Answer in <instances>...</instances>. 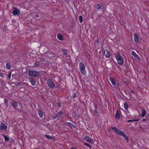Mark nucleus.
I'll list each match as a JSON object with an SVG mask.
<instances>
[{"label": "nucleus", "mask_w": 149, "mask_h": 149, "mask_svg": "<svg viewBox=\"0 0 149 149\" xmlns=\"http://www.w3.org/2000/svg\"><path fill=\"white\" fill-rule=\"evenodd\" d=\"M13 11L12 12V14L14 15H19L20 14V10L15 7H13Z\"/></svg>", "instance_id": "5"}, {"label": "nucleus", "mask_w": 149, "mask_h": 149, "mask_svg": "<svg viewBox=\"0 0 149 149\" xmlns=\"http://www.w3.org/2000/svg\"><path fill=\"white\" fill-rule=\"evenodd\" d=\"M6 68L8 69H10L11 68V65L9 63H7L6 64Z\"/></svg>", "instance_id": "28"}, {"label": "nucleus", "mask_w": 149, "mask_h": 149, "mask_svg": "<svg viewBox=\"0 0 149 149\" xmlns=\"http://www.w3.org/2000/svg\"><path fill=\"white\" fill-rule=\"evenodd\" d=\"M39 75L38 72L34 71H30L28 72V75L30 77H37Z\"/></svg>", "instance_id": "3"}, {"label": "nucleus", "mask_w": 149, "mask_h": 149, "mask_svg": "<svg viewBox=\"0 0 149 149\" xmlns=\"http://www.w3.org/2000/svg\"><path fill=\"white\" fill-rule=\"evenodd\" d=\"M7 128V126L4 123H1L0 126V129L2 130H6Z\"/></svg>", "instance_id": "8"}, {"label": "nucleus", "mask_w": 149, "mask_h": 149, "mask_svg": "<svg viewBox=\"0 0 149 149\" xmlns=\"http://www.w3.org/2000/svg\"><path fill=\"white\" fill-rule=\"evenodd\" d=\"M88 147L90 149H91V146H90V145H89V146H88Z\"/></svg>", "instance_id": "44"}, {"label": "nucleus", "mask_w": 149, "mask_h": 149, "mask_svg": "<svg viewBox=\"0 0 149 149\" xmlns=\"http://www.w3.org/2000/svg\"><path fill=\"white\" fill-rule=\"evenodd\" d=\"M33 86H35L36 84H32Z\"/></svg>", "instance_id": "48"}, {"label": "nucleus", "mask_w": 149, "mask_h": 149, "mask_svg": "<svg viewBox=\"0 0 149 149\" xmlns=\"http://www.w3.org/2000/svg\"><path fill=\"white\" fill-rule=\"evenodd\" d=\"M63 112L61 111H60L55 115L53 116L54 119H56L57 118H59L63 115Z\"/></svg>", "instance_id": "6"}, {"label": "nucleus", "mask_w": 149, "mask_h": 149, "mask_svg": "<svg viewBox=\"0 0 149 149\" xmlns=\"http://www.w3.org/2000/svg\"><path fill=\"white\" fill-rule=\"evenodd\" d=\"M115 117L116 119H119L120 118V114L119 111L117 110L115 116Z\"/></svg>", "instance_id": "13"}, {"label": "nucleus", "mask_w": 149, "mask_h": 149, "mask_svg": "<svg viewBox=\"0 0 149 149\" xmlns=\"http://www.w3.org/2000/svg\"><path fill=\"white\" fill-rule=\"evenodd\" d=\"M45 136L47 138L49 139H53L54 138L50 136H49V135H47V134H45Z\"/></svg>", "instance_id": "24"}, {"label": "nucleus", "mask_w": 149, "mask_h": 149, "mask_svg": "<svg viewBox=\"0 0 149 149\" xmlns=\"http://www.w3.org/2000/svg\"><path fill=\"white\" fill-rule=\"evenodd\" d=\"M15 86H18V85H20V84H15Z\"/></svg>", "instance_id": "47"}, {"label": "nucleus", "mask_w": 149, "mask_h": 149, "mask_svg": "<svg viewBox=\"0 0 149 149\" xmlns=\"http://www.w3.org/2000/svg\"><path fill=\"white\" fill-rule=\"evenodd\" d=\"M116 58L119 64L122 65L124 63L123 58L120 54H117L116 56Z\"/></svg>", "instance_id": "2"}, {"label": "nucleus", "mask_w": 149, "mask_h": 149, "mask_svg": "<svg viewBox=\"0 0 149 149\" xmlns=\"http://www.w3.org/2000/svg\"><path fill=\"white\" fill-rule=\"evenodd\" d=\"M66 123H67V124H66V125H67L70 127H74V125L70 122H68Z\"/></svg>", "instance_id": "16"}, {"label": "nucleus", "mask_w": 149, "mask_h": 149, "mask_svg": "<svg viewBox=\"0 0 149 149\" xmlns=\"http://www.w3.org/2000/svg\"><path fill=\"white\" fill-rule=\"evenodd\" d=\"M38 114L39 116L41 117H42L43 116V112L40 109L38 111Z\"/></svg>", "instance_id": "15"}, {"label": "nucleus", "mask_w": 149, "mask_h": 149, "mask_svg": "<svg viewBox=\"0 0 149 149\" xmlns=\"http://www.w3.org/2000/svg\"><path fill=\"white\" fill-rule=\"evenodd\" d=\"M67 3H68V4H69V2H70V0H64Z\"/></svg>", "instance_id": "39"}, {"label": "nucleus", "mask_w": 149, "mask_h": 149, "mask_svg": "<svg viewBox=\"0 0 149 149\" xmlns=\"http://www.w3.org/2000/svg\"><path fill=\"white\" fill-rule=\"evenodd\" d=\"M93 113H94L95 114H98V112L97 110L96 109L93 111Z\"/></svg>", "instance_id": "33"}, {"label": "nucleus", "mask_w": 149, "mask_h": 149, "mask_svg": "<svg viewBox=\"0 0 149 149\" xmlns=\"http://www.w3.org/2000/svg\"><path fill=\"white\" fill-rule=\"evenodd\" d=\"M130 92L131 93L133 94H135V92L134 90H130Z\"/></svg>", "instance_id": "35"}, {"label": "nucleus", "mask_w": 149, "mask_h": 149, "mask_svg": "<svg viewBox=\"0 0 149 149\" xmlns=\"http://www.w3.org/2000/svg\"><path fill=\"white\" fill-rule=\"evenodd\" d=\"M48 86L51 88L54 87L55 84H48Z\"/></svg>", "instance_id": "31"}, {"label": "nucleus", "mask_w": 149, "mask_h": 149, "mask_svg": "<svg viewBox=\"0 0 149 149\" xmlns=\"http://www.w3.org/2000/svg\"><path fill=\"white\" fill-rule=\"evenodd\" d=\"M122 136H123L124 139H125L127 142L128 141V136L124 133V134L123 135H122Z\"/></svg>", "instance_id": "19"}, {"label": "nucleus", "mask_w": 149, "mask_h": 149, "mask_svg": "<svg viewBox=\"0 0 149 149\" xmlns=\"http://www.w3.org/2000/svg\"><path fill=\"white\" fill-rule=\"evenodd\" d=\"M124 107L125 109V110H128V104L126 102H125L124 104Z\"/></svg>", "instance_id": "21"}, {"label": "nucleus", "mask_w": 149, "mask_h": 149, "mask_svg": "<svg viewBox=\"0 0 149 149\" xmlns=\"http://www.w3.org/2000/svg\"><path fill=\"white\" fill-rule=\"evenodd\" d=\"M134 122L133 120H128L127 122V123H129V122H131V123H132Z\"/></svg>", "instance_id": "37"}, {"label": "nucleus", "mask_w": 149, "mask_h": 149, "mask_svg": "<svg viewBox=\"0 0 149 149\" xmlns=\"http://www.w3.org/2000/svg\"><path fill=\"white\" fill-rule=\"evenodd\" d=\"M147 119L146 118H143L142 121L143 122H145L146 120Z\"/></svg>", "instance_id": "42"}, {"label": "nucleus", "mask_w": 149, "mask_h": 149, "mask_svg": "<svg viewBox=\"0 0 149 149\" xmlns=\"http://www.w3.org/2000/svg\"><path fill=\"white\" fill-rule=\"evenodd\" d=\"M139 120V119H135L134 120H133L134 121H138Z\"/></svg>", "instance_id": "43"}, {"label": "nucleus", "mask_w": 149, "mask_h": 149, "mask_svg": "<svg viewBox=\"0 0 149 149\" xmlns=\"http://www.w3.org/2000/svg\"><path fill=\"white\" fill-rule=\"evenodd\" d=\"M110 80L112 84H116V83L115 79L112 78H110Z\"/></svg>", "instance_id": "23"}, {"label": "nucleus", "mask_w": 149, "mask_h": 149, "mask_svg": "<svg viewBox=\"0 0 149 149\" xmlns=\"http://www.w3.org/2000/svg\"><path fill=\"white\" fill-rule=\"evenodd\" d=\"M68 51V49H62V51L63 54L65 55H66L67 54V52Z\"/></svg>", "instance_id": "25"}, {"label": "nucleus", "mask_w": 149, "mask_h": 149, "mask_svg": "<svg viewBox=\"0 0 149 149\" xmlns=\"http://www.w3.org/2000/svg\"><path fill=\"white\" fill-rule=\"evenodd\" d=\"M137 86L140 90L144 89V86L142 85V84H137Z\"/></svg>", "instance_id": "18"}, {"label": "nucleus", "mask_w": 149, "mask_h": 149, "mask_svg": "<svg viewBox=\"0 0 149 149\" xmlns=\"http://www.w3.org/2000/svg\"><path fill=\"white\" fill-rule=\"evenodd\" d=\"M58 38L61 40H62L63 39V37L62 35L60 33H58L57 35Z\"/></svg>", "instance_id": "11"}, {"label": "nucleus", "mask_w": 149, "mask_h": 149, "mask_svg": "<svg viewBox=\"0 0 149 149\" xmlns=\"http://www.w3.org/2000/svg\"><path fill=\"white\" fill-rule=\"evenodd\" d=\"M104 54L105 57L107 58H109L110 57V53L109 51L107 49H106L104 51Z\"/></svg>", "instance_id": "9"}, {"label": "nucleus", "mask_w": 149, "mask_h": 149, "mask_svg": "<svg viewBox=\"0 0 149 149\" xmlns=\"http://www.w3.org/2000/svg\"><path fill=\"white\" fill-rule=\"evenodd\" d=\"M110 85L111 86L115 87V88H117L119 86V84H112V85L111 84Z\"/></svg>", "instance_id": "29"}, {"label": "nucleus", "mask_w": 149, "mask_h": 149, "mask_svg": "<svg viewBox=\"0 0 149 149\" xmlns=\"http://www.w3.org/2000/svg\"><path fill=\"white\" fill-rule=\"evenodd\" d=\"M84 139L88 142L91 143H94L93 139H92L91 138H90L89 136H85L84 137Z\"/></svg>", "instance_id": "7"}, {"label": "nucleus", "mask_w": 149, "mask_h": 149, "mask_svg": "<svg viewBox=\"0 0 149 149\" xmlns=\"http://www.w3.org/2000/svg\"><path fill=\"white\" fill-rule=\"evenodd\" d=\"M134 40L136 42H138L139 41V38L138 34L136 33H134Z\"/></svg>", "instance_id": "10"}, {"label": "nucleus", "mask_w": 149, "mask_h": 149, "mask_svg": "<svg viewBox=\"0 0 149 149\" xmlns=\"http://www.w3.org/2000/svg\"><path fill=\"white\" fill-rule=\"evenodd\" d=\"M111 129L114 131V132L116 134L121 136L124 134V132L123 131L119 130L116 127H112Z\"/></svg>", "instance_id": "4"}, {"label": "nucleus", "mask_w": 149, "mask_h": 149, "mask_svg": "<svg viewBox=\"0 0 149 149\" xmlns=\"http://www.w3.org/2000/svg\"><path fill=\"white\" fill-rule=\"evenodd\" d=\"M84 144L87 146L88 147L90 145L89 144L86 143H84Z\"/></svg>", "instance_id": "41"}, {"label": "nucleus", "mask_w": 149, "mask_h": 149, "mask_svg": "<svg viewBox=\"0 0 149 149\" xmlns=\"http://www.w3.org/2000/svg\"><path fill=\"white\" fill-rule=\"evenodd\" d=\"M39 62H38V61H36L35 63V65L36 66H38V65H39Z\"/></svg>", "instance_id": "38"}, {"label": "nucleus", "mask_w": 149, "mask_h": 149, "mask_svg": "<svg viewBox=\"0 0 149 149\" xmlns=\"http://www.w3.org/2000/svg\"><path fill=\"white\" fill-rule=\"evenodd\" d=\"M131 54L133 56L136 58H140V57L138 56L134 51L132 52Z\"/></svg>", "instance_id": "17"}, {"label": "nucleus", "mask_w": 149, "mask_h": 149, "mask_svg": "<svg viewBox=\"0 0 149 149\" xmlns=\"http://www.w3.org/2000/svg\"><path fill=\"white\" fill-rule=\"evenodd\" d=\"M36 17H38V15L37 14V15H36Z\"/></svg>", "instance_id": "46"}, {"label": "nucleus", "mask_w": 149, "mask_h": 149, "mask_svg": "<svg viewBox=\"0 0 149 149\" xmlns=\"http://www.w3.org/2000/svg\"><path fill=\"white\" fill-rule=\"evenodd\" d=\"M12 105L14 108H15L18 106V103L16 101H13L12 104Z\"/></svg>", "instance_id": "14"}, {"label": "nucleus", "mask_w": 149, "mask_h": 149, "mask_svg": "<svg viewBox=\"0 0 149 149\" xmlns=\"http://www.w3.org/2000/svg\"><path fill=\"white\" fill-rule=\"evenodd\" d=\"M71 149H76L75 148L72 147L71 148Z\"/></svg>", "instance_id": "45"}, {"label": "nucleus", "mask_w": 149, "mask_h": 149, "mask_svg": "<svg viewBox=\"0 0 149 149\" xmlns=\"http://www.w3.org/2000/svg\"><path fill=\"white\" fill-rule=\"evenodd\" d=\"M57 105L59 107H61V103L60 102H58L57 103Z\"/></svg>", "instance_id": "40"}, {"label": "nucleus", "mask_w": 149, "mask_h": 149, "mask_svg": "<svg viewBox=\"0 0 149 149\" xmlns=\"http://www.w3.org/2000/svg\"><path fill=\"white\" fill-rule=\"evenodd\" d=\"M47 84H54V83L53 82L52 80L49 79L47 80Z\"/></svg>", "instance_id": "26"}, {"label": "nucleus", "mask_w": 149, "mask_h": 149, "mask_svg": "<svg viewBox=\"0 0 149 149\" xmlns=\"http://www.w3.org/2000/svg\"><path fill=\"white\" fill-rule=\"evenodd\" d=\"M79 68L82 74L85 75L86 72L85 70L86 67L83 63L80 62L79 64Z\"/></svg>", "instance_id": "1"}, {"label": "nucleus", "mask_w": 149, "mask_h": 149, "mask_svg": "<svg viewBox=\"0 0 149 149\" xmlns=\"http://www.w3.org/2000/svg\"><path fill=\"white\" fill-rule=\"evenodd\" d=\"M11 74V72H10L8 75V77L9 79H10V78Z\"/></svg>", "instance_id": "36"}, {"label": "nucleus", "mask_w": 149, "mask_h": 149, "mask_svg": "<svg viewBox=\"0 0 149 149\" xmlns=\"http://www.w3.org/2000/svg\"><path fill=\"white\" fill-rule=\"evenodd\" d=\"M76 96V93L74 92L72 94V97L73 98H75Z\"/></svg>", "instance_id": "32"}, {"label": "nucleus", "mask_w": 149, "mask_h": 149, "mask_svg": "<svg viewBox=\"0 0 149 149\" xmlns=\"http://www.w3.org/2000/svg\"><path fill=\"white\" fill-rule=\"evenodd\" d=\"M146 113V111L144 109H142L141 111V117H144Z\"/></svg>", "instance_id": "12"}, {"label": "nucleus", "mask_w": 149, "mask_h": 149, "mask_svg": "<svg viewBox=\"0 0 149 149\" xmlns=\"http://www.w3.org/2000/svg\"><path fill=\"white\" fill-rule=\"evenodd\" d=\"M3 136L4 137L5 139V142L8 141L9 140V137H7L6 134H3Z\"/></svg>", "instance_id": "20"}, {"label": "nucleus", "mask_w": 149, "mask_h": 149, "mask_svg": "<svg viewBox=\"0 0 149 149\" xmlns=\"http://www.w3.org/2000/svg\"><path fill=\"white\" fill-rule=\"evenodd\" d=\"M79 20L80 22L81 23L82 22H83V17H82L80 15V16H79Z\"/></svg>", "instance_id": "30"}, {"label": "nucleus", "mask_w": 149, "mask_h": 149, "mask_svg": "<svg viewBox=\"0 0 149 149\" xmlns=\"http://www.w3.org/2000/svg\"><path fill=\"white\" fill-rule=\"evenodd\" d=\"M30 81L32 84H34L35 83L34 80L33 79H31L30 80Z\"/></svg>", "instance_id": "34"}, {"label": "nucleus", "mask_w": 149, "mask_h": 149, "mask_svg": "<svg viewBox=\"0 0 149 149\" xmlns=\"http://www.w3.org/2000/svg\"><path fill=\"white\" fill-rule=\"evenodd\" d=\"M12 87H15V86H12Z\"/></svg>", "instance_id": "49"}, {"label": "nucleus", "mask_w": 149, "mask_h": 149, "mask_svg": "<svg viewBox=\"0 0 149 149\" xmlns=\"http://www.w3.org/2000/svg\"><path fill=\"white\" fill-rule=\"evenodd\" d=\"M4 104L6 106H8V100L7 99H5L4 100Z\"/></svg>", "instance_id": "27"}, {"label": "nucleus", "mask_w": 149, "mask_h": 149, "mask_svg": "<svg viewBox=\"0 0 149 149\" xmlns=\"http://www.w3.org/2000/svg\"><path fill=\"white\" fill-rule=\"evenodd\" d=\"M101 7V5L100 4H96L95 5V8H96L99 9H100Z\"/></svg>", "instance_id": "22"}]
</instances>
